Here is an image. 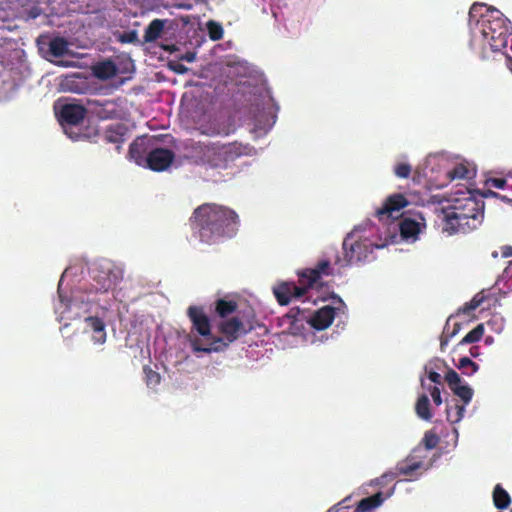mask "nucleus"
<instances>
[{
    "instance_id": "f257e3e1",
    "label": "nucleus",
    "mask_w": 512,
    "mask_h": 512,
    "mask_svg": "<svg viewBox=\"0 0 512 512\" xmlns=\"http://www.w3.org/2000/svg\"><path fill=\"white\" fill-rule=\"evenodd\" d=\"M188 221L192 235L208 245L233 238L239 231L237 212L214 203H205L195 208Z\"/></svg>"
},
{
    "instance_id": "f03ea898",
    "label": "nucleus",
    "mask_w": 512,
    "mask_h": 512,
    "mask_svg": "<svg viewBox=\"0 0 512 512\" xmlns=\"http://www.w3.org/2000/svg\"><path fill=\"white\" fill-rule=\"evenodd\" d=\"M489 194L497 197V192L491 190L481 194L466 185L457 186L449 196V205L442 208L443 231L451 235L476 229L484 215V202L479 197Z\"/></svg>"
},
{
    "instance_id": "7ed1b4c3",
    "label": "nucleus",
    "mask_w": 512,
    "mask_h": 512,
    "mask_svg": "<svg viewBox=\"0 0 512 512\" xmlns=\"http://www.w3.org/2000/svg\"><path fill=\"white\" fill-rule=\"evenodd\" d=\"M187 317L192 324V330L196 331L199 335L210 340L208 347L199 346L198 340L192 342L193 350L196 352H219L227 348V343L223 338L213 336L211 334V321L209 320L203 307L191 305L187 308Z\"/></svg>"
},
{
    "instance_id": "20e7f679",
    "label": "nucleus",
    "mask_w": 512,
    "mask_h": 512,
    "mask_svg": "<svg viewBox=\"0 0 512 512\" xmlns=\"http://www.w3.org/2000/svg\"><path fill=\"white\" fill-rule=\"evenodd\" d=\"M92 287L95 292L105 293L114 289L123 278V272L114 263L101 260L92 265Z\"/></svg>"
},
{
    "instance_id": "39448f33",
    "label": "nucleus",
    "mask_w": 512,
    "mask_h": 512,
    "mask_svg": "<svg viewBox=\"0 0 512 512\" xmlns=\"http://www.w3.org/2000/svg\"><path fill=\"white\" fill-rule=\"evenodd\" d=\"M252 150L251 146L238 142L224 145L213 144L207 147L206 155L212 167H226L230 162L238 159V157L249 155Z\"/></svg>"
},
{
    "instance_id": "423d86ee",
    "label": "nucleus",
    "mask_w": 512,
    "mask_h": 512,
    "mask_svg": "<svg viewBox=\"0 0 512 512\" xmlns=\"http://www.w3.org/2000/svg\"><path fill=\"white\" fill-rule=\"evenodd\" d=\"M487 16L481 14L482 20V34L491 41L499 40L503 47H505V38L507 33L506 19L503 14L497 9H487Z\"/></svg>"
},
{
    "instance_id": "0eeeda50",
    "label": "nucleus",
    "mask_w": 512,
    "mask_h": 512,
    "mask_svg": "<svg viewBox=\"0 0 512 512\" xmlns=\"http://www.w3.org/2000/svg\"><path fill=\"white\" fill-rule=\"evenodd\" d=\"M344 261L347 265L362 262L373 252V244L368 239H356L353 234H349L344 242Z\"/></svg>"
},
{
    "instance_id": "6e6552de",
    "label": "nucleus",
    "mask_w": 512,
    "mask_h": 512,
    "mask_svg": "<svg viewBox=\"0 0 512 512\" xmlns=\"http://www.w3.org/2000/svg\"><path fill=\"white\" fill-rule=\"evenodd\" d=\"M306 283L282 282L274 287L273 293L280 305H288L293 299H300L309 290Z\"/></svg>"
},
{
    "instance_id": "1a4fd4ad",
    "label": "nucleus",
    "mask_w": 512,
    "mask_h": 512,
    "mask_svg": "<svg viewBox=\"0 0 512 512\" xmlns=\"http://www.w3.org/2000/svg\"><path fill=\"white\" fill-rule=\"evenodd\" d=\"M175 159V153L167 148H152L148 153L145 167L154 172H162L169 168Z\"/></svg>"
},
{
    "instance_id": "9d476101",
    "label": "nucleus",
    "mask_w": 512,
    "mask_h": 512,
    "mask_svg": "<svg viewBox=\"0 0 512 512\" xmlns=\"http://www.w3.org/2000/svg\"><path fill=\"white\" fill-rule=\"evenodd\" d=\"M409 205V201L406 199V196L402 193H394L391 194L382 204V206L377 209L376 216L380 220H385L390 217H393L394 212H399L401 209L405 208Z\"/></svg>"
},
{
    "instance_id": "9b49d317",
    "label": "nucleus",
    "mask_w": 512,
    "mask_h": 512,
    "mask_svg": "<svg viewBox=\"0 0 512 512\" xmlns=\"http://www.w3.org/2000/svg\"><path fill=\"white\" fill-rule=\"evenodd\" d=\"M331 267L330 262L328 260H322L317 263L314 268L305 269L304 271L298 274L299 281L304 284H307V287L312 289L323 275H330Z\"/></svg>"
},
{
    "instance_id": "f8f14e48",
    "label": "nucleus",
    "mask_w": 512,
    "mask_h": 512,
    "mask_svg": "<svg viewBox=\"0 0 512 512\" xmlns=\"http://www.w3.org/2000/svg\"><path fill=\"white\" fill-rule=\"evenodd\" d=\"M85 106L77 103H66L60 111V119L63 124L76 126L82 123L86 117Z\"/></svg>"
},
{
    "instance_id": "ddd939ff",
    "label": "nucleus",
    "mask_w": 512,
    "mask_h": 512,
    "mask_svg": "<svg viewBox=\"0 0 512 512\" xmlns=\"http://www.w3.org/2000/svg\"><path fill=\"white\" fill-rule=\"evenodd\" d=\"M218 330L227 340V345L230 342L237 340L240 335H245L249 332V329L244 327L243 323L239 318H237V316H233L231 319L220 322Z\"/></svg>"
},
{
    "instance_id": "4468645a",
    "label": "nucleus",
    "mask_w": 512,
    "mask_h": 512,
    "mask_svg": "<svg viewBox=\"0 0 512 512\" xmlns=\"http://www.w3.org/2000/svg\"><path fill=\"white\" fill-rule=\"evenodd\" d=\"M150 150L151 139L147 138V136H142L131 143L128 154L137 164L145 165Z\"/></svg>"
},
{
    "instance_id": "2eb2a0df",
    "label": "nucleus",
    "mask_w": 512,
    "mask_h": 512,
    "mask_svg": "<svg viewBox=\"0 0 512 512\" xmlns=\"http://www.w3.org/2000/svg\"><path fill=\"white\" fill-rule=\"evenodd\" d=\"M334 315L335 308L326 305L317 310L308 323L316 330H325L332 324Z\"/></svg>"
},
{
    "instance_id": "dca6fc26",
    "label": "nucleus",
    "mask_w": 512,
    "mask_h": 512,
    "mask_svg": "<svg viewBox=\"0 0 512 512\" xmlns=\"http://www.w3.org/2000/svg\"><path fill=\"white\" fill-rule=\"evenodd\" d=\"M92 74L98 80H110L117 76L118 67L111 59L103 60L92 65Z\"/></svg>"
},
{
    "instance_id": "f3484780",
    "label": "nucleus",
    "mask_w": 512,
    "mask_h": 512,
    "mask_svg": "<svg viewBox=\"0 0 512 512\" xmlns=\"http://www.w3.org/2000/svg\"><path fill=\"white\" fill-rule=\"evenodd\" d=\"M95 115L102 120L116 119L120 116L117 103L113 100H105L103 102L94 101Z\"/></svg>"
},
{
    "instance_id": "a211bd4d",
    "label": "nucleus",
    "mask_w": 512,
    "mask_h": 512,
    "mask_svg": "<svg viewBox=\"0 0 512 512\" xmlns=\"http://www.w3.org/2000/svg\"><path fill=\"white\" fill-rule=\"evenodd\" d=\"M234 131V126L229 121L214 119L208 124L202 126V132L214 137V135H229Z\"/></svg>"
},
{
    "instance_id": "6ab92c4d",
    "label": "nucleus",
    "mask_w": 512,
    "mask_h": 512,
    "mask_svg": "<svg viewBox=\"0 0 512 512\" xmlns=\"http://www.w3.org/2000/svg\"><path fill=\"white\" fill-rule=\"evenodd\" d=\"M128 128L123 123L110 125L105 130V140L112 144H122L125 141V134Z\"/></svg>"
},
{
    "instance_id": "aec40b11",
    "label": "nucleus",
    "mask_w": 512,
    "mask_h": 512,
    "mask_svg": "<svg viewBox=\"0 0 512 512\" xmlns=\"http://www.w3.org/2000/svg\"><path fill=\"white\" fill-rule=\"evenodd\" d=\"M87 326L94 333L92 339L96 343H104L106 340V332H105V324L104 322L97 318V316H88L85 319Z\"/></svg>"
},
{
    "instance_id": "412c9836",
    "label": "nucleus",
    "mask_w": 512,
    "mask_h": 512,
    "mask_svg": "<svg viewBox=\"0 0 512 512\" xmlns=\"http://www.w3.org/2000/svg\"><path fill=\"white\" fill-rule=\"evenodd\" d=\"M383 502L382 492H377L371 497L364 498L357 503L355 512H370L381 506Z\"/></svg>"
},
{
    "instance_id": "4be33fe9",
    "label": "nucleus",
    "mask_w": 512,
    "mask_h": 512,
    "mask_svg": "<svg viewBox=\"0 0 512 512\" xmlns=\"http://www.w3.org/2000/svg\"><path fill=\"white\" fill-rule=\"evenodd\" d=\"M238 309V303L234 300L217 299L214 302V311L221 318L229 317Z\"/></svg>"
},
{
    "instance_id": "5701e85b",
    "label": "nucleus",
    "mask_w": 512,
    "mask_h": 512,
    "mask_svg": "<svg viewBox=\"0 0 512 512\" xmlns=\"http://www.w3.org/2000/svg\"><path fill=\"white\" fill-rule=\"evenodd\" d=\"M415 413L422 420L430 421L433 417L430 409V400L426 394L420 395L415 403Z\"/></svg>"
},
{
    "instance_id": "b1692460",
    "label": "nucleus",
    "mask_w": 512,
    "mask_h": 512,
    "mask_svg": "<svg viewBox=\"0 0 512 512\" xmlns=\"http://www.w3.org/2000/svg\"><path fill=\"white\" fill-rule=\"evenodd\" d=\"M399 227L401 236L405 239L416 237L420 232L419 223L409 217L403 218L399 223Z\"/></svg>"
},
{
    "instance_id": "393cba45",
    "label": "nucleus",
    "mask_w": 512,
    "mask_h": 512,
    "mask_svg": "<svg viewBox=\"0 0 512 512\" xmlns=\"http://www.w3.org/2000/svg\"><path fill=\"white\" fill-rule=\"evenodd\" d=\"M422 467L421 461H415L411 457L400 461L396 465V470L400 475L412 477L414 473Z\"/></svg>"
},
{
    "instance_id": "a878e982",
    "label": "nucleus",
    "mask_w": 512,
    "mask_h": 512,
    "mask_svg": "<svg viewBox=\"0 0 512 512\" xmlns=\"http://www.w3.org/2000/svg\"><path fill=\"white\" fill-rule=\"evenodd\" d=\"M68 51V42L64 37H55L49 42L48 52L55 58L64 57Z\"/></svg>"
},
{
    "instance_id": "bb28decb",
    "label": "nucleus",
    "mask_w": 512,
    "mask_h": 512,
    "mask_svg": "<svg viewBox=\"0 0 512 512\" xmlns=\"http://www.w3.org/2000/svg\"><path fill=\"white\" fill-rule=\"evenodd\" d=\"M165 27V21L155 19L146 28L144 33V40L146 42H153L157 40Z\"/></svg>"
},
{
    "instance_id": "cd10ccee",
    "label": "nucleus",
    "mask_w": 512,
    "mask_h": 512,
    "mask_svg": "<svg viewBox=\"0 0 512 512\" xmlns=\"http://www.w3.org/2000/svg\"><path fill=\"white\" fill-rule=\"evenodd\" d=\"M493 502L496 508L506 509L511 502L509 494L500 484H496L493 491Z\"/></svg>"
},
{
    "instance_id": "c85d7f7f",
    "label": "nucleus",
    "mask_w": 512,
    "mask_h": 512,
    "mask_svg": "<svg viewBox=\"0 0 512 512\" xmlns=\"http://www.w3.org/2000/svg\"><path fill=\"white\" fill-rule=\"evenodd\" d=\"M461 329V324L455 323L453 329L450 331V318L447 320L442 336H440V350L444 351L447 347L449 340L454 337Z\"/></svg>"
},
{
    "instance_id": "c756f323",
    "label": "nucleus",
    "mask_w": 512,
    "mask_h": 512,
    "mask_svg": "<svg viewBox=\"0 0 512 512\" xmlns=\"http://www.w3.org/2000/svg\"><path fill=\"white\" fill-rule=\"evenodd\" d=\"M448 177L454 179H468L471 178V170L463 163L457 164L451 171L448 172Z\"/></svg>"
},
{
    "instance_id": "7c9ffc66",
    "label": "nucleus",
    "mask_w": 512,
    "mask_h": 512,
    "mask_svg": "<svg viewBox=\"0 0 512 512\" xmlns=\"http://www.w3.org/2000/svg\"><path fill=\"white\" fill-rule=\"evenodd\" d=\"M484 331L485 330L483 324L477 325L474 329H472L467 335L463 337L459 344L464 345L479 341L482 338Z\"/></svg>"
},
{
    "instance_id": "2f4dec72",
    "label": "nucleus",
    "mask_w": 512,
    "mask_h": 512,
    "mask_svg": "<svg viewBox=\"0 0 512 512\" xmlns=\"http://www.w3.org/2000/svg\"><path fill=\"white\" fill-rule=\"evenodd\" d=\"M144 375H145V382L148 387L154 388L160 384L161 377L160 374L153 370L150 366L145 365L143 367Z\"/></svg>"
},
{
    "instance_id": "473e14b6",
    "label": "nucleus",
    "mask_w": 512,
    "mask_h": 512,
    "mask_svg": "<svg viewBox=\"0 0 512 512\" xmlns=\"http://www.w3.org/2000/svg\"><path fill=\"white\" fill-rule=\"evenodd\" d=\"M452 392L458 396L465 405H469L473 396V390L468 385L459 384L453 388Z\"/></svg>"
},
{
    "instance_id": "72a5a7b5",
    "label": "nucleus",
    "mask_w": 512,
    "mask_h": 512,
    "mask_svg": "<svg viewBox=\"0 0 512 512\" xmlns=\"http://www.w3.org/2000/svg\"><path fill=\"white\" fill-rule=\"evenodd\" d=\"M456 366L463 371L464 375H473L479 368V365L469 357L461 358Z\"/></svg>"
},
{
    "instance_id": "f704fd0d",
    "label": "nucleus",
    "mask_w": 512,
    "mask_h": 512,
    "mask_svg": "<svg viewBox=\"0 0 512 512\" xmlns=\"http://www.w3.org/2000/svg\"><path fill=\"white\" fill-rule=\"evenodd\" d=\"M440 442V438L438 437V434H435V432L429 430L426 431L424 434V437L422 439V443L425 446L426 449L431 450L438 446Z\"/></svg>"
},
{
    "instance_id": "c9c22d12",
    "label": "nucleus",
    "mask_w": 512,
    "mask_h": 512,
    "mask_svg": "<svg viewBox=\"0 0 512 512\" xmlns=\"http://www.w3.org/2000/svg\"><path fill=\"white\" fill-rule=\"evenodd\" d=\"M444 380L448 384L451 391L453 388L461 384V378L454 369H448L444 375Z\"/></svg>"
},
{
    "instance_id": "e433bc0d",
    "label": "nucleus",
    "mask_w": 512,
    "mask_h": 512,
    "mask_svg": "<svg viewBox=\"0 0 512 512\" xmlns=\"http://www.w3.org/2000/svg\"><path fill=\"white\" fill-rule=\"evenodd\" d=\"M484 300L485 296L482 293H478L472 298V300L469 303H466L464 307L460 310L463 311L464 313H469L471 310H474L477 307H479Z\"/></svg>"
},
{
    "instance_id": "4c0bfd02",
    "label": "nucleus",
    "mask_w": 512,
    "mask_h": 512,
    "mask_svg": "<svg viewBox=\"0 0 512 512\" xmlns=\"http://www.w3.org/2000/svg\"><path fill=\"white\" fill-rule=\"evenodd\" d=\"M394 172L399 178H408L411 175V164L407 162H400L396 164Z\"/></svg>"
},
{
    "instance_id": "58836bf2",
    "label": "nucleus",
    "mask_w": 512,
    "mask_h": 512,
    "mask_svg": "<svg viewBox=\"0 0 512 512\" xmlns=\"http://www.w3.org/2000/svg\"><path fill=\"white\" fill-rule=\"evenodd\" d=\"M208 35H210L211 40H219L223 37V29L219 24L210 22L208 24Z\"/></svg>"
},
{
    "instance_id": "ea45409f",
    "label": "nucleus",
    "mask_w": 512,
    "mask_h": 512,
    "mask_svg": "<svg viewBox=\"0 0 512 512\" xmlns=\"http://www.w3.org/2000/svg\"><path fill=\"white\" fill-rule=\"evenodd\" d=\"M465 405L466 404L464 402H463V404H455V407H454L455 418L454 419H451L450 411L447 410L446 413H447L448 420H450L453 423H457V422L461 421L465 414Z\"/></svg>"
},
{
    "instance_id": "a19ab883",
    "label": "nucleus",
    "mask_w": 512,
    "mask_h": 512,
    "mask_svg": "<svg viewBox=\"0 0 512 512\" xmlns=\"http://www.w3.org/2000/svg\"><path fill=\"white\" fill-rule=\"evenodd\" d=\"M299 315H300V309L298 307H293L289 310V312L285 316V319L289 320L291 325H295L296 322H298Z\"/></svg>"
},
{
    "instance_id": "79ce46f5",
    "label": "nucleus",
    "mask_w": 512,
    "mask_h": 512,
    "mask_svg": "<svg viewBox=\"0 0 512 512\" xmlns=\"http://www.w3.org/2000/svg\"><path fill=\"white\" fill-rule=\"evenodd\" d=\"M137 40V34L135 31L124 32L119 35V41L122 43H131Z\"/></svg>"
},
{
    "instance_id": "37998d69",
    "label": "nucleus",
    "mask_w": 512,
    "mask_h": 512,
    "mask_svg": "<svg viewBox=\"0 0 512 512\" xmlns=\"http://www.w3.org/2000/svg\"><path fill=\"white\" fill-rule=\"evenodd\" d=\"M486 184L498 189H503L507 181L504 178H490L486 181Z\"/></svg>"
},
{
    "instance_id": "c03bdc74",
    "label": "nucleus",
    "mask_w": 512,
    "mask_h": 512,
    "mask_svg": "<svg viewBox=\"0 0 512 512\" xmlns=\"http://www.w3.org/2000/svg\"><path fill=\"white\" fill-rule=\"evenodd\" d=\"M431 396L436 405H441L443 403V398L441 397V390L439 387L434 386L430 389Z\"/></svg>"
},
{
    "instance_id": "a18cd8bd",
    "label": "nucleus",
    "mask_w": 512,
    "mask_h": 512,
    "mask_svg": "<svg viewBox=\"0 0 512 512\" xmlns=\"http://www.w3.org/2000/svg\"><path fill=\"white\" fill-rule=\"evenodd\" d=\"M400 474L398 473V471L396 470V472H388V473H384L382 475V477L380 478V481L381 483H385L387 481H393L397 476H399Z\"/></svg>"
},
{
    "instance_id": "49530a36",
    "label": "nucleus",
    "mask_w": 512,
    "mask_h": 512,
    "mask_svg": "<svg viewBox=\"0 0 512 512\" xmlns=\"http://www.w3.org/2000/svg\"><path fill=\"white\" fill-rule=\"evenodd\" d=\"M485 5L481 3H474L470 7V12H468V15L470 16V20L474 19L475 14L478 12L479 9L484 8Z\"/></svg>"
},
{
    "instance_id": "de8ad7c7",
    "label": "nucleus",
    "mask_w": 512,
    "mask_h": 512,
    "mask_svg": "<svg viewBox=\"0 0 512 512\" xmlns=\"http://www.w3.org/2000/svg\"><path fill=\"white\" fill-rule=\"evenodd\" d=\"M428 379L437 385H441V376L437 371H430L428 374Z\"/></svg>"
},
{
    "instance_id": "09e8293b",
    "label": "nucleus",
    "mask_w": 512,
    "mask_h": 512,
    "mask_svg": "<svg viewBox=\"0 0 512 512\" xmlns=\"http://www.w3.org/2000/svg\"><path fill=\"white\" fill-rule=\"evenodd\" d=\"M501 257H512V246L511 245H503L500 247Z\"/></svg>"
},
{
    "instance_id": "8fccbe9b",
    "label": "nucleus",
    "mask_w": 512,
    "mask_h": 512,
    "mask_svg": "<svg viewBox=\"0 0 512 512\" xmlns=\"http://www.w3.org/2000/svg\"><path fill=\"white\" fill-rule=\"evenodd\" d=\"M492 257H493L494 259H497V258L499 257V251H497V250L493 251V252H492Z\"/></svg>"
},
{
    "instance_id": "3c124183",
    "label": "nucleus",
    "mask_w": 512,
    "mask_h": 512,
    "mask_svg": "<svg viewBox=\"0 0 512 512\" xmlns=\"http://www.w3.org/2000/svg\"><path fill=\"white\" fill-rule=\"evenodd\" d=\"M508 68L511 70L512 72V57H509L508 58Z\"/></svg>"
},
{
    "instance_id": "603ef678",
    "label": "nucleus",
    "mask_w": 512,
    "mask_h": 512,
    "mask_svg": "<svg viewBox=\"0 0 512 512\" xmlns=\"http://www.w3.org/2000/svg\"><path fill=\"white\" fill-rule=\"evenodd\" d=\"M474 350H476V348H471V349H470V354H471V356H476V353H475V351H474Z\"/></svg>"
},
{
    "instance_id": "864d4df0",
    "label": "nucleus",
    "mask_w": 512,
    "mask_h": 512,
    "mask_svg": "<svg viewBox=\"0 0 512 512\" xmlns=\"http://www.w3.org/2000/svg\"><path fill=\"white\" fill-rule=\"evenodd\" d=\"M327 512H331V509H329Z\"/></svg>"
}]
</instances>
